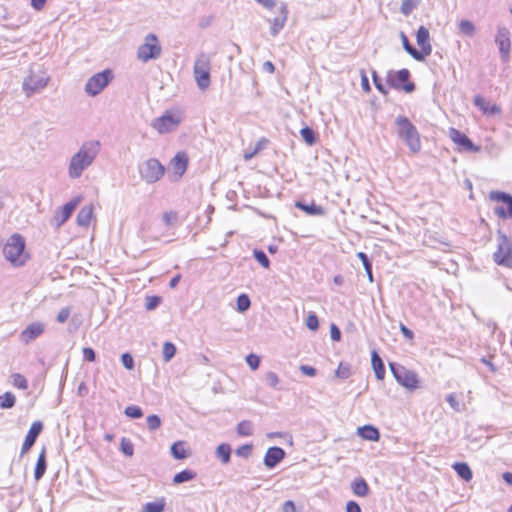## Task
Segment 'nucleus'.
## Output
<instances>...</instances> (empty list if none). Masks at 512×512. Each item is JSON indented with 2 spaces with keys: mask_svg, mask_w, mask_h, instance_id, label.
Returning a JSON list of instances; mask_svg holds the SVG:
<instances>
[{
  "mask_svg": "<svg viewBox=\"0 0 512 512\" xmlns=\"http://www.w3.org/2000/svg\"><path fill=\"white\" fill-rule=\"evenodd\" d=\"M139 173L146 183L153 184L164 175L165 168L158 159L150 158L139 166Z\"/></svg>",
  "mask_w": 512,
  "mask_h": 512,
  "instance_id": "1a4fd4ad",
  "label": "nucleus"
},
{
  "mask_svg": "<svg viewBox=\"0 0 512 512\" xmlns=\"http://www.w3.org/2000/svg\"><path fill=\"white\" fill-rule=\"evenodd\" d=\"M44 331V325L40 322L29 324L20 334V340L28 344L39 337Z\"/></svg>",
  "mask_w": 512,
  "mask_h": 512,
  "instance_id": "aec40b11",
  "label": "nucleus"
},
{
  "mask_svg": "<svg viewBox=\"0 0 512 512\" xmlns=\"http://www.w3.org/2000/svg\"><path fill=\"white\" fill-rule=\"evenodd\" d=\"M179 123L180 119L176 115L166 112L162 116L154 119L151 126L160 134H164L174 131Z\"/></svg>",
  "mask_w": 512,
  "mask_h": 512,
  "instance_id": "ddd939ff",
  "label": "nucleus"
},
{
  "mask_svg": "<svg viewBox=\"0 0 512 512\" xmlns=\"http://www.w3.org/2000/svg\"><path fill=\"white\" fill-rule=\"evenodd\" d=\"M285 455L286 453L281 447H269L265 453L263 463L268 469H273L285 458Z\"/></svg>",
  "mask_w": 512,
  "mask_h": 512,
  "instance_id": "f3484780",
  "label": "nucleus"
},
{
  "mask_svg": "<svg viewBox=\"0 0 512 512\" xmlns=\"http://www.w3.org/2000/svg\"><path fill=\"white\" fill-rule=\"evenodd\" d=\"M251 301L248 295L240 294L237 297V309L239 312H245L250 308Z\"/></svg>",
  "mask_w": 512,
  "mask_h": 512,
  "instance_id": "a18cd8bd",
  "label": "nucleus"
},
{
  "mask_svg": "<svg viewBox=\"0 0 512 512\" xmlns=\"http://www.w3.org/2000/svg\"><path fill=\"white\" fill-rule=\"evenodd\" d=\"M351 489L359 497H365L369 493V486L363 478L355 479L351 484Z\"/></svg>",
  "mask_w": 512,
  "mask_h": 512,
  "instance_id": "7c9ffc66",
  "label": "nucleus"
},
{
  "mask_svg": "<svg viewBox=\"0 0 512 512\" xmlns=\"http://www.w3.org/2000/svg\"><path fill=\"white\" fill-rule=\"evenodd\" d=\"M389 368L394 378L401 386L409 391H414L419 388V378L414 371L396 362H390Z\"/></svg>",
  "mask_w": 512,
  "mask_h": 512,
  "instance_id": "20e7f679",
  "label": "nucleus"
},
{
  "mask_svg": "<svg viewBox=\"0 0 512 512\" xmlns=\"http://www.w3.org/2000/svg\"><path fill=\"white\" fill-rule=\"evenodd\" d=\"M413 8H414V6L412 4V0H403L402 1L401 12L404 15H409L412 12Z\"/></svg>",
  "mask_w": 512,
  "mask_h": 512,
  "instance_id": "0e129e2a",
  "label": "nucleus"
},
{
  "mask_svg": "<svg viewBox=\"0 0 512 512\" xmlns=\"http://www.w3.org/2000/svg\"><path fill=\"white\" fill-rule=\"evenodd\" d=\"M176 354V347L172 342H165L163 344V360L169 362Z\"/></svg>",
  "mask_w": 512,
  "mask_h": 512,
  "instance_id": "58836bf2",
  "label": "nucleus"
},
{
  "mask_svg": "<svg viewBox=\"0 0 512 512\" xmlns=\"http://www.w3.org/2000/svg\"><path fill=\"white\" fill-rule=\"evenodd\" d=\"M171 455L177 460H183L188 457L183 441L174 442L170 448Z\"/></svg>",
  "mask_w": 512,
  "mask_h": 512,
  "instance_id": "473e14b6",
  "label": "nucleus"
},
{
  "mask_svg": "<svg viewBox=\"0 0 512 512\" xmlns=\"http://www.w3.org/2000/svg\"><path fill=\"white\" fill-rule=\"evenodd\" d=\"M306 327L311 331H316L319 328V319L314 312H310L305 321Z\"/></svg>",
  "mask_w": 512,
  "mask_h": 512,
  "instance_id": "de8ad7c7",
  "label": "nucleus"
},
{
  "mask_svg": "<svg viewBox=\"0 0 512 512\" xmlns=\"http://www.w3.org/2000/svg\"><path fill=\"white\" fill-rule=\"evenodd\" d=\"M400 39L403 45V49L416 61H424L423 53H420L410 42L404 32H400Z\"/></svg>",
  "mask_w": 512,
  "mask_h": 512,
  "instance_id": "b1692460",
  "label": "nucleus"
},
{
  "mask_svg": "<svg viewBox=\"0 0 512 512\" xmlns=\"http://www.w3.org/2000/svg\"><path fill=\"white\" fill-rule=\"evenodd\" d=\"M416 41L420 46V53H423L424 59L431 55L432 53V45L430 43V34L429 30L425 26H420L416 32Z\"/></svg>",
  "mask_w": 512,
  "mask_h": 512,
  "instance_id": "a211bd4d",
  "label": "nucleus"
},
{
  "mask_svg": "<svg viewBox=\"0 0 512 512\" xmlns=\"http://www.w3.org/2000/svg\"><path fill=\"white\" fill-rule=\"evenodd\" d=\"M246 362L252 370H256L260 366L261 359L259 356L251 353L246 357Z\"/></svg>",
  "mask_w": 512,
  "mask_h": 512,
  "instance_id": "5fc2aeb1",
  "label": "nucleus"
},
{
  "mask_svg": "<svg viewBox=\"0 0 512 512\" xmlns=\"http://www.w3.org/2000/svg\"><path fill=\"white\" fill-rule=\"evenodd\" d=\"M43 430V424L41 421H35L32 423L28 433L26 434L24 443L21 447L20 455L26 454L36 442L38 436Z\"/></svg>",
  "mask_w": 512,
  "mask_h": 512,
  "instance_id": "2eb2a0df",
  "label": "nucleus"
},
{
  "mask_svg": "<svg viewBox=\"0 0 512 512\" xmlns=\"http://www.w3.org/2000/svg\"><path fill=\"white\" fill-rule=\"evenodd\" d=\"M93 217V206L86 205L80 209L76 217V223L81 227H88Z\"/></svg>",
  "mask_w": 512,
  "mask_h": 512,
  "instance_id": "a878e982",
  "label": "nucleus"
},
{
  "mask_svg": "<svg viewBox=\"0 0 512 512\" xmlns=\"http://www.w3.org/2000/svg\"><path fill=\"white\" fill-rule=\"evenodd\" d=\"M46 469H47L46 450H45V448H43L38 456L36 466L34 469V478L36 481H39L44 476Z\"/></svg>",
  "mask_w": 512,
  "mask_h": 512,
  "instance_id": "cd10ccee",
  "label": "nucleus"
},
{
  "mask_svg": "<svg viewBox=\"0 0 512 512\" xmlns=\"http://www.w3.org/2000/svg\"><path fill=\"white\" fill-rule=\"evenodd\" d=\"M341 331L340 329L338 328V326L334 323L331 324L330 326V337L333 341H340L341 340Z\"/></svg>",
  "mask_w": 512,
  "mask_h": 512,
  "instance_id": "052dcab7",
  "label": "nucleus"
},
{
  "mask_svg": "<svg viewBox=\"0 0 512 512\" xmlns=\"http://www.w3.org/2000/svg\"><path fill=\"white\" fill-rule=\"evenodd\" d=\"M453 469L457 475L465 481H470L473 477V473L469 465L465 462H456L453 464Z\"/></svg>",
  "mask_w": 512,
  "mask_h": 512,
  "instance_id": "c756f323",
  "label": "nucleus"
},
{
  "mask_svg": "<svg viewBox=\"0 0 512 512\" xmlns=\"http://www.w3.org/2000/svg\"><path fill=\"white\" fill-rule=\"evenodd\" d=\"M450 137L454 143L459 145L463 150L469 152H479L480 147L475 145L470 138L455 128L450 129Z\"/></svg>",
  "mask_w": 512,
  "mask_h": 512,
  "instance_id": "dca6fc26",
  "label": "nucleus"
},
{
  "mask_svg": "<svg viewBox=\"0 0 512 512\" xmlns=\"http://www.w3.org/2000/svg\"><path fill=\"white\" fill-rule=\"evenodd\" d=\"M266 383L272 387V388H276L278 383H279V377L278 375L275 373V372H268L266 374Z\"/></svg>",
  "mask_w": 512,
  "mask_h": 512,
  "instance_id": "13d9d810",
  "label": "nucleus"
},
{
  "mask_svg": "<svg viewBox=\"0 0 512 512\" xmlns=\"http://www.w3.org/2000/svg\"><path fill=\"white\" fill-rule=\"evenodd\" d=\"M361 87L367 93L371 91L369 79L364 70H361Z\"/></svg>",
  "mask_w": 512,
  "mask_h": 512,
  "instance_id": "69168bd1",
  "label": "nucleus"
},
{
  "mask_svg": "<svg viewBox=\"0 0 512 512\" xmlns=\"http://www.w3.org/2000/svg\"><path fill=\"white\" fill-rule=\"evenodd\" d=\"M295 207L311 216L325 215V209L322 206L316 205L314 202L306 203L304 201H297Z\"/></svg>",
  "mask_w": 512,
  "mask_h": 512,
  "instance_id": "412c9836",
  "label": "nucleus"
},
{
  "mask_svg": "<svg viewBox=\"0 0 512 512\" xmlns=\"http://www.w3.org/2000/svg\"><path fill=\"white\" fill-rule=\"evenodd\" d=\"M49 77L44 73H30L24 78L22 89L27 97L40 92L48 84Z\"/></svg>",
  "mask_w": 512,
  "mask_h": 512,
  "instance_id": "9b49d317",
  "label": "nucleus"
},
{
  "mask_svg": "<svg viewBox=\"0 0 512 512\" xmlns=\"http://www.w3.org/2000/svg\"><path fill=\"white\" fill-rule=\"evenodd\" d=\"M499 240L497 250L493 253V260L500 266L512 268V243L502 233H499Z\"/></svg>",
  "mask_w": 512,
  "mask_h": 512,
  "instance_id": "9d476101",
  "label": "nucleus"
},
{
  "mask_svg": "<svg viewBox=\"0 0 512 512\" xmlns=\"http://www.w3.org/2000/svg\"><path fill=\"white\" fill-rule=\"evenodd\" d=\"M358 435L369 441H378L380 438L379 430L372 425H364L358 428Z\"/></svg>",
  "mask_w": 512,
  "mask_h": 512,
  "instance_id": "c85d7f7f",
  "label": "nucleus"
},
{
  "mask_svg": "<svg viewBox=\"0 0 512 512\" xmlns=\"http://www.w3.org/2000/svg\"><path fill=\"white\" fill-rule=\"evenodd\" d=\"M372 79L376 89L383 95L388 94L386 86L382 83V79L378 76L376 71H372Z\"/></svg>",
  "mask_w": 512,
  "mask_h": 512,
  "instance_id": "8fccbe9b",
  "label": "nucleus"
},
{
  "mask_svg": "<svg viewBox=\"0 0 512 512\" xmlns=\"http://www.w3.org/2000/svg\"><path fill=\"white\" fill-rule=\"evenodd\" d=\"M124 414L129 418L139 419L143 416V411L139 406L130 405L125 408Z\"/></svg>",
  "mask_w": 512,
  "mask_h": 512,
  "instance_id": "a19ab883",
  "label": "nucleus"
},
{
  "mask_svg": "<svg viewBox=\"0 0 512 512\" xmlns=\"http://www.w3.org/2000/svg\"><path fill=\"white\" fill-rule=\"evenodd\" d=\"M495 42L498 45L502 59L507 61L511 50L510 31L506 27H499Z\"/></svg>",
  "mask_w": 512,
  "mask_h": 512,
  "instance_id": "4468645a",
  "label": "nucleus"
},
{
  "mask_svg": "<svg viewBox=\"0 0 512 512\" xmlns=\"http://www.w3.org/2000/svg\"><path fill=\"white\" fill-rule=\"evenodd\" d=\"M121 362L128 370H132L134 368V359L130 353H123L121 355Z\"/></svg>",
  "mask_w": 512,
  "mask_h": 512,
  "instance_id": "4d7b16f0",
  "label": "nucleus"
},
{
  "mask_svg": "<svg viewBox=\"0 0 512 512\" xmlns=\"http://www.w3.org/2000/svg\"><path fill=\"white\" fill-rule=\"evenodd\" d=\"M236 431L239 436H250L253 434V424L248 420H243L238 423Z\"/></svg>",
  "mask_w": 512,
  "mask_h": 512,
  "instance_id": "e433bc0d",
  "label": "nucleus"
},
{
  "mask_svg": "<svg viewBox=\"0 0 512 512\" xmlns=\"http://www.w3.org/2000/svg\"><path fill=\"white\" fill-rule=\"evenodd\" d=\"M12 383L15 387L19 389L26 390L28 388V381L27 379L19 373L12 374Z\"/></svg>",
  "mask_w": 512,
  "mask_h": 512,
  "instance_id": "49530a36",
  "label": "nucleus"
},
{
  "mask_svg": "<svg viewBox=\"0 0 512 512\" xmlns=\"http://www.w3.org/2000/svg\"><path fill=\"white\" fill-rule=\"evenodd\" d=\"M210 64V57L205 53L199 54L195 60L193 74L200 90H205L210 85Z\"/></svg>",
  "mask_w": 512,
  "mask_h": 512,
  "instance_id": "39448f33",
  "label": "nucleus"
},
{
  "mask_svg": "<svg viewBox=\"0 0 512 512\" xmlns=\"http://www.w3.org/2000/svg\"><path fill=\"white\" fill-rule=\"evenodd\" d=\"M300 134L303 138V140L308 144V145H313L315 144L316 142V134L314 132V130L308 126L302 128L300 130Z\"/></svg>",
  "mask_w": 512,
  "mask_h": 512,
  "instance_id": "4c0bfd02",
  "label": "nucleus"
},
{
  "mask_svg": "<svg viewBox=\"0 0 512 512\" xmlns=\"http://www.w3.org/2000/svg\"><path fill=\"white\" fill-rule=\"evenodd\" d=\"M357 257L361 260L365 272L367 274L368 280L373 282V273H372V263L368 257V255L364 252H358Z\"/></svg>",
  "mask_w": 512,
  "mask_h": 512,
  "instance_id": "c9c22d12",
  "label": "nucleus"
},
{
  "mask_svg": "<svg viewBox=\"0 0 512 512\" xmlns=\"http://www.w3.org/2000/svg\"><path fill=\"white\" fill-rule=\"evenodd\" d=\"M196 475V472H194L193 470L185 469L174 475L173 482L174 484H182L184 482H188L195 479Z\"/></svg>",
  "mask_w": 512,
  "mask_h": 512,
  "instance_id": "72a5a7b5",
  "label": "nucleus"
},
{
  "mask_svg": "<svg viewBox=\"0 0 512 512\" xmlns=\"http://www.w3.org/2000/svg\"><path fill=\"white\" fill-rule=\"evenodd\" d=\"M254 258L256 261L262 265L264 268L270 267V260L267 257L266 253L263 250L254 249L253 251Z\"/></svg>",
  "mask_w": 512,
  "mask_h": 512,
  "instance_id": "79ce46f5",
  "label": "nucleus"
},
{
  "mask_svg": "<svg viewBox=\"0 0 512 512\" xmlns=\"http://www.w3.org/2000/svg\"><path fill=\"white\" fill-rule=\"evenodd\" d=\"M215 456L220 459L222 464H228L231 459V446L228 443H222L217 446Z\"/></svg>",
  "mask_w": 512,
  "mask_h": 512,
  "instance_id": "2f4dec72",
  "label": "nucleus"
},
{
  "mask_svg": "<svg viewBox=\"0 0 512 512\" xmlns=\"http://www.w3.org/2000/svg\"><path fill=\"white\" fill-rule=\"evenodd\" d=\"M146 422H147V427L151 431H155L158 428H160L161 423H162L160 417L156 414L149 415L146 419Z\"/></svg>",
  "mask_w": 512,
  "mask_h": 512,
  "instance_id": "09e8293b",
  "label": "nucleus"
},
{
  "mask_svg": "<svg viewBox=\"0 0 512 512\" xmlns=\"http://www.w3.org/2000/svg\"><path fill=\"white\" fill-rule=\"evenodd\" d=\"M410 75V71L406 68L398 71L389 70L386 80L390 87L412 93L415 90V84L409 81Z\"/></svg>",
  "mask_w": 512,
  "mask_h": 512,
  "instance_id": "6e6552de",
  "label": "nucleus"
},
{
  "mask_svg": "<svg viewBox=\"0 0 512 512\" xmlns=\"http://www.w3.org/2000/svg\"><path fill=\"white\" fill-rule=\"evenodd\" d=\"M79 203L80 198L76 197L67 202L61 208H58L51 218V225L55 226L56 228H59L61 225H63L71 217L73 211L76 209Z\"/></svg>",
  "mask_w": 512,
  "mask_h": 512,
  "instance_id": "f8f14e48",
  "label": "nucleus"
},
{
  "mask_svg": "<svg viewBox=\"0 0 512 512\" xmlns=\"http://www.w3.org/2000/svg\"><path fill=\"white\" fill-rule=\"evenodd\" d=\"M83 357L88 362H94L96 359V353L91 347H84L83 350Z\"/></svg>",
  "mask_w": 512,
  "mask_h": 512,
  "instance_id": "bf43d9fd",
  "label": "nucleus"
},
{
  "mask_svg": "<svg viewBox=\"0 0 512 512\" xmlns=\"http://www.w3.org/2000/svg\"><path fill=\"white\" fill-rule=\"evenodd\" d=\"M164 508H165L164 500L155 501V502H148L144 506V511L143 512H163Z\"/></svg>",
  "mask_w": 512,
  "mask_h": 512,
  "instance_id": "37998d69",
  "label": "nucleus"
},
{
  "mask_svg": "<svg viewBox=\"0 0 512 512\" xmlns=\"http://www.w3.org/2000/svg\"><path fill=\"white\" fill-rule=\"evenodd\" d=\"M172 165L174 172L181 177L188 166V157L185 153L179 152L177 153L174 158L172 159Z\"/></svg>",
  "mask_w": 512,
  "mask_h": 512,
  "instance_id": "4be33fe9",
  "label": "nucleus"
},
{
  "mask_svg": "<svg viewBox=\"0 0 512 512\" xmlns=\"http://www.w3.org/2000/svg\"><path fill=\"white\" fill-rule=\"evenodd\" d=\"M459 30L464 35L472 36L475 32V26L469 20H461L459 23Z\"/></svg>",
  "mask_w": 512,
  "mask_h": 512,
  "instance_id": "c03bdc74",
  "label": "nucleus"
},
{
  "mask_svg": "<svg viewBox=\"0 0 512 512\" xmlns=\"http://www.w3.org/2000/svg\"><path fill=\"white\" fill-rule=\"evenodd\" d=\"M161 52L162 48L157 36L153 33H149L145 36L144 42L138 47L137 58L146 63L159 58Z\"/></svg>",
  "mask_w": 512,
  "mask_h": 512,
  "instance_id": "423d86ee",
  "label": "nucleus"
},
{
  "mask_svg": "<svg viewBox=\"0 0 512 512\" xmlns=\"http://www.w3.org/2000/svg\"><path fill=\"white\" fill-rule=\"evenodd\" d=\"M346 512H362V510L357 502L350 500L346 504Z\"/></svg>",
  "mask_w": 512,
  "mask_h": 512,
  "instance_id": "774afa93",
  "label": "nucleus"
},
{
  "mask_svg": "<svg viewBox=\"0 0 512 512\" xmlns=\"http://www.w3.org/2000/svg\"><path fill=\"white\" fill-rule=\"evenodd\" d=\"M489 198L492 201H498L508 206L509 217L512 218V195L502 191H491Z\"/></svg>",
  "mask_w": 512,
  "mask_h": 512,
  "instance_id": "bb28decb",
  "label": "nucleus"
},
{
  "mask_svg": "<svg viewBox=\"0 0 512 512\" xmlns=\"http://www.w3.org/2000/svg\"><path fill=\"white\" fill-rule=\"evenodd\" d=\"M398 137L404 141L412 153L421 150L420 135L416 126L405 116H398L395 119Z\"/></svg>",
  "mask_w": 512,
  "mask_h": 512,
  "instance_id": "f03ea898",
  "label": "nucleus"
},
{
  "mask_svg": "<svg viewBox=\"0 0 512 512\" xmlns=\"http://www.w3.org/2000/svg\"><path fill=\"white\" fill-rule=\"evenodd\" d=\"M163 222L168 226L171 225L177 219V213L175 212H165L162 216Z\"/></svg>",
  "mask_w": 512,
  "mask_h": 512,
  "instance_id": "680f3d73",
  "label": "nucleus"
},
{
  "mask_svg": "<svg viewBox=\"0 0 512 512\" xmlns=\"http://www.w3.org/2000/svg\"><path fill=\"white\" fill-rule=\"evenodd\" d=\"M252 449V444H244L235 450V454L242 458H248L252 453Z\"/></svg>",
  "mask_w": 512,
  "mask_h": 512,
  "instance_id": "3c124183",
  "label": "nucleus"
},
{
  "mask_svg": "<svg viewBox=\"0 0 512 512\" xmlns=\"http://www.w3.org/2000/svg\"><path fill=\"white\" fill-rule=\"evenodd\" d=\"M446 401L449 403V405L451 406V408L454 411H456V412L461 411L460 402L458 401L455 393L448 394L446 396Z\"/></svg>",
  "mask_w": 512,
  "mask_h": 512,
  "instance_id": "6e6d98bb",
  "label": "nucleus"
},
{
  "mask_svg": "<svg viewBox=\"0 0 512 512\" xmlns=\"http://www.w3.org/2000/svg\"><path fill=\"white\" fill-rule=\"evenodd\" d=\"M278 9L279 16L275 17L272 20H269V22L271 23L270 34L273 37L277 36L279 32L284 28L288 16V9L286 4L282 3Z\"/></svg>",
  "mask_w": 512,
  "mask_h": 512,
  "instance_id": "6ab92c4d",
  "label": "nucleus"
},
{
  "mask_svg": "<svg viewBox=\"0 0 512 512\" xmlns=\"http://www.w3.org/2000/svg\"><path fill=\"white\" fill-rule=\"evenodd\" d=\"M113 77V72L110 69L98 72L87 80L84 90L89 96L95 97L110 84Z\"/></svg>",
  "mask_w": 512,
  "mask_h": 512,
  "instance_id": "0eeeda50",
  "label": "nucleus"
},
{
  "mask_svg": "<svg viewBox=\"0 0 512 512\" xmlns=\"http://www.w3.org/2000/svg\"><path fill=\"white\" fill-rule=\"evenodd\" d=\"M16 403V397L11 392H5L0 395V409H10L14 407Z\"/></svg>",
  "mask_w": 512,
  "mask_h": 512,
  "instance_id": "f704fd0d",
  "label": "nucleus"
},
{
  "mask_svg": "<svg viewBox=\"0 0 512 512\" xmlns=\"http://www.w3.org/2000/svg\"><path fill=\"white\" fill-rule=\"evenodd\" d=\"M101 150L99 140H88L82 143L79 150L70 158L68 175L72 179L81 177L83 171L93 164Z\"/></svg>",
  "mask_w": 512,
  "mask_h": 512,
  "instance_id": "f257e3e1",
  "label": "nucleus"
},
{
  "mask_svg": "<svg viewBox=\"0 0 512 512\" xmlns=\"http://www.w3.org/2000/svg\"><path fill=\"white\" fill-rule=\"evenodd\" d=\"M70 316V309L68 307L62 308L57 315V321L59 323H64Z\"/></svg>",
  "mask_w": 512,
  "mask_h": 512,
  "instance_id": "e2e57ef3",
  "label": "nucleus"
},
{
  "mask_svg": "<svg viewBox=\"0 0 512 512\" xmlns=\"http://www.w3.org/2000/svg\"><path fill=\"white\" fill-rule=\"evenodd\" d=\"M161 297L159 296H147L145 302V308L147 310H153L159 306Z\"/></svg>",
  "mask_w": 512,
  "mask_h": 512,
  "instance_id": "603ef678",
  "label": "nucleus"
},
{
  "mask_svg": "<svg viewBox=\"0 0 512 512\" xmlns=\"http://www.w3.org/2000/svg\"><path fill=\"white\" fill-rule=\"evenodd\" d=\"M25 247V240L20 234L11 235L3 247L5 259L15 267L23 266L28 259Z\"/></svg>",
  "mask_w": 512,
  "mask_h": 512,
  "instance_id": "7ed1b4c3",
  "label": "nucleus"
},
{
  "mask_svg": "<svg viewBox=\"0 0 512 512\" xmlns=\"http://www.w3.org/2000/svg\"><path fill=\"white\" fill-rule=\"evenodd\" d=\"M474 104L485 114L495 115L500 113V107L496 104L490 105L482 96L477 95L474 98Z\"/></svg>",
  "mask_w": 512,
  "mask_h": 512,
  "instance_id": "393cba45",
  "label": "nucleus"
},
{
  "mask_svg": "<svg viewBox=\"0 0 512 512\" xmlns=\"http://www.w3.org/2000/svg\"><path fill=\"white\" fill-rule=\"evenodd\" d=\"M336 376L341 379H347L350 376L349 365L341 362L336 370Z\"/></svg>",
  "mask_w": 512,
  "mask_h": 512,
  "instance_id": "864d4df0",
  "label": "nucleus"
},
{
  "mask_svg": "<svg viewBox=\"0 0 512 512\" xmlns=\"http://www.w3.org/2000/svg\"><path fill=\"white\" fill-rule=\"evenodd\" d=\"M300 371L304 374V375H307L309 377H313L316 375L317 371L314 367L312 366H308V365H301L299 367Z\"/></svg>",
  "mask_w": 512,
  "mask_h": 512,
  "instance_id": "338daca9",
  "label": "nucleus"
},
{
  "mask_svg": "<svg viewBox=\"0 0 512 512\" xmlns=\"http://www.w3.org/2000/svg\"><path fill=\"white\" fill-rule=\"evenodd\" d=\"M371 363L378 380H383L385 377V365L381 357L376 350L371 352Z\"/></svg>",
  "mask_w": 512,
  "mask_h": 512,
  "instance_id": "5701e85b",
  "label": "nucleus"
},
{
  "mask_svg": "<svg viewBox=\"0 0 512 512\" xmlns=\"http://www.w3.org/2000/svg\"><path fill=\"white\" fill-rule=\"evenodd\" d=\"M120 450L127 457L133 456V454H134L133 443L129 439L123 437L120 442Z\"/></svg>",
  "mask_w": 512,
  "mask_h": 512,
  "instance_id": "ea45409f",
  "label": "nucleus"
}]
</instances>
